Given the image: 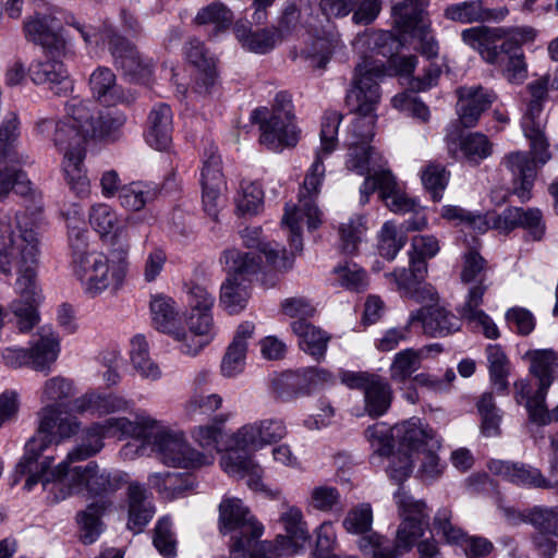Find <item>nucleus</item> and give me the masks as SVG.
I'll use <instances>...</instances> for the list:
<instances>
[{"instance_id":"f257e3e1","label":"nucleus","mask_w":558,"mask_h":558,"mask_svg":"<svg viewBox=\"0 0 558 558\" xmlns=\"http://www.w3.org/2000/svg\"><path fill=\"white\" fill-rule=\"evenodd\" d=\"M39 482L47 498L57 504L74 495L109 497L128 483V474L100 468L95 461L85 465L60 462Z\"/></svg>"},{"instance_id":"f03ea898","label":"nucleus","mask_w":558,"mask_h":558,"mask_svg":"<svg viewBox=\"0 0 558 558\" xmlns=\"http://www.w3.org/2000/svg\"><path fill=\"white\" fill-rule=\"evenodd\" d=\"M286 435V424L278 417L263 418L241 426L231 436L233 448L220 460L222 470L232 477H246L252 489H260L262 466L252 457L240 453L239 450L256 451L280 441Z\"/></svg>"},{"instance_id":"7ed1b4c3","label":"nucleus","mask_w":558,"mask_h":558,"mask_svg":"<svg viewBox=\"0 0 558 558\" xmlns=\"http://www.w3.org/2000/svg\"><path fill=\"white\" fill-rule=\"evenodd\" d=\"M39 425L36 434L26 442L24 456L15 466L16 484L20 477L27 475L25 481V489L31 490L39 481L49 473L48 469L52 462V458H46L43 462L38 459L44 450L52 444L68 439L75 435L81 423L75 416L63 415L57 404H47L39 413Z\"/></svg>"},{"instance_id":"20e7f679","label":"nucleus","mask_w":558,"mask_h":558,"mask_svg":"<svg viewBox=\"0 0 558 558\" xmlns=\"http://www.w3.org/2000/svg\"><path fill=\"white\" fill-rule=\"evenodd\" d=\"M393 498L402 518L396 542L391 543L379 534H371L357 542L360 550L372 555V558H397L411 550L428 525L429 514L423 500L415 499L402 487L395 493Z\"/></svg>"},{"instance_id":"39448f33","label":"nucleus","mask_w":558,"mask_h":558,"mask_svg":"<svg viewBox=\"0 0 558 558\" xmlns=\"http://www.w3.org/2000/svg\"><path fill=\"white\" fill-rule=\"evenodd\" d=\"M24 216H0V271L10 274L17 267L20 291L33 284L34 265L39 262V240L33 229L23 227Z\"/></svg>"},{"instance_id":"423d86ee","label":"nucleus","mask_w":558,"mask_h":558,"mask_svg":"<svg viewBox=\"0 0 558 558\" xmlns=\"http://www.w3.org/2000/svg\"><path fill=\"white\" fill-rule=\"evenodd\" d=\"M36 131L43 137L53 142L63 151V171L71 190L78 196L89 191V180L84 168L86 141L88 135L68 120L39 119Z\"/></svg>"},{"instance_id":"0eeeda50","label":"nucleus","mask_w":558,"mask_h":558,"mask_svg":"<svg viewBox=\"0 0 558 558\" xmlns=\"http://www.w3.org/2000/svg\"><path fill=\"white\" fill-rule=\"evenodd\" d=\"M130 244L117 241L107 255L97 253L74 272L85 293L100 295L105 291L117 292L124 283L129 269Z\"/></svg>"},{"instance_id":"6e6552de","label":"nucleus","mask_w":558,"mask_h":558,"mask_svg":"<svg viewBox=\"0 0 558 558\" xmlns=\"http://www.w3.org/2000/svg\"><path fill=\"white\" fill-rule=\"evenodd\" d=\"M220 532L222 534L234 533L230 554L234 558L242 556L254 557L255 548L270 549L269 544L259 543L263 526L256 522L250 510L239 498H226L219 506Z\"/></svg>"},{"instance_id":"1a4fd4ad","label":"nucleus","mask_w":558,"mask_h":558,"mask_svg":"<svg viewBox=\"0 0 558 558\" xmlns=\"http://www.w3.org/2000/svg\"><path fill=\"white\" fill-rule=\"evenodd\" d=\"M395 433L401 444L414 453L418 462L416 475L422 481L432 482L442 474L445 463L437 454L441 442L430 427L424 426L417 418H411L400 423Z\"/></svg>"},{"instance_id":"9d476101","label":"nucleus","mask_w":558,"mask_h":558,"mask_svg":"<svg viewBox=\"0 0 558 558\" xmlns=\"http://www.w3.org/2000/svg\"><path fill=\"white\" fill-rule=\"evenodd\" d=\"M221 263L229 276L220 288V304L229 314H238L246 307L250 299V286L244 276L260 269L259 256L228 248L222 253Z\"/></svg>"},{"instance_id":"9b49d317","label":"nucleus","mask_w":558,"mask_h":558,"mask_svg":"<svg viewBox=\"0 0 558 558\" xmlns=\"http://www.w3.org/2000/svg\"><path fill=\"white\" fill-rule=\"evenodd\" d=\"M148 442L159 460L169 466L201 468L213 463L210 454L201 453L186 441L182 433L166 428L159 421Z\"/></svg>"},{"instance_id":"f8f14e48","label":"nucleus","mask_w":558,"mask_h":558,"mask_svg":"<svg viewBox=\"0 0 558 558\" xmlns=\"http://www.w3.org/2000/svg\"><path fill=\"white\" fill-rule=\"evenodd\" d=\"M548 83L547 77H542L527 85L530 98L526 112L522 118L524 135L530 140L534 159L541 165L546 163L551 157L543 131L545 126L543 105L548 98Z\"/></svg>"},{"instance_id":"ddd939ff","label":"nucleus","mask_w":558,"mask_h":558,"mask_svg":"<svg viewBox=\"0 0 558 558\" xmlns=\"http://www.w3.org/2000/svg\"><path fill=\"white\" fill-rule=\"evenodd\" d=\"M385 76L384 64L365 58L355 68L345 101L355 114H375L380 100L378 81Z\"/></svg>"},{"instance_id":"4468645a","label":"nucleus","mask_w":558,"mask_h":558,"mask_svg":"<svg viewBox=\"0 0 558 558\" xmlns=\"http://www.w3.org/2000/svg\"><path fill=\"white\" fill-rule=\"evenodd\" d=\"M534 37L532 28L519 27L508 32L499 47L486 53V62L499 68L504 76L513 84H521L527 77L522 44Z\"/></svg>"},{"instance_id":"2eb2a0df","label":"nucleus","mask_w":558,"mask_h":558,"mask_svg":"<svg viewBox=\"0 0 558 558\" xmlns=\"http://www.w3.org/2000/svg\"><path fill=\"white\" fill-rule=\"evenodd\" d=\"M342 116L339 112H326L320 129V147L316 150L315 159L307 170L299 196L311 198L315 203L320 192V186L325 178L324 159L329 156L338 144V130Z\"/></svg>"},{"instance_id":"dca6fc26","label":"nucleus","mask_w":558,"mask_h":558,"mask_svg":"<svg viewBox=\"0 0 558 558\" xmlns=\"http://www.w3.org/2000/svg\"><path fill=\"white\" fill-rule=\"evenodd\" d=\"M341 381L351 389L364 393L365 411L371 416H380L390 407L392 391L389 384L377 375L363 372H342Z\"/></svg>"},{"instance_id":"f3484780","label":"nucleus","mask_w":558,"mask_h":558,"mask_svg":"<svg viewBox=\"0 0 558 558\" xmlns=\"http://www.w3.org/2000/svg\"><path fill=\"white\" fill-rule=\"evenodd\" d=\"M61 29V23L52 14L37 13L24 23L26 37L53 57H68L70 53Z\"/></svg>"},{"instance_id":"a211bd4d","label":"nucleus","mask_w":558,"mask_h":558,"mask_svg":"<svg viewBox=\"0 0 558 558\" xmlns=\"http://www.w3.org/2000/svg\"><path fill=\"white\" fill-rule=\"evenodd\" d=\"M201 184L204 209L209 217L217 220L221 203L220 196L226 186V181L222 173L221 157L215 146H210L204 153Z\"/></svg>"},{"instance_id":"6ab92c4d","label":"nucleus","mask_w":558,"mask_h":558,"mask_svg":"<svg viewBox=\"0 0 558 558\" xmlns=\"http://www.w3.org/2000/svg\"><path fill=\"white\" fill-rule=\"evenodd\" d=\"M320 225V211L311 198L299 196L298 204H287L281 226L289 231L290 246L293 253L303 248L302 230L304 226L314 230Z\"/></svg>"},{"instance_id":"aec40b11","label":"nucleus","mask_w":558,"mask_h":558,"mask_svg":"<svg viewBox=\"0 0 558 558\" xmlns=\"http://www.w3.org/2000/svg\"><path fill=\"white\" fill-rule=\"evenodd\" d=\"M266 109H256L252 118L259 123V143L274 151H280L284 147L295 146L299 141V130L294 120L279 118V116H262Z\"/></svg>"},{"instance_id":"412c9836","label":"nucleus","mask_w":558,"mask_h":558,"mask_svg":"<svg viewBox=\"0 0 558 558\" xmlns=\"http://www.w3.org/2000/svg\"><path fill=\"white\" fill-rule=\"evenodd\" d=\"M420 325L422 331L433 338H442L460 329L459 318L439 305H425L411 312L408 326Z\"/></svg>"},{"instance_id":"4be33fe9","label":"nucleus","mask_w":558,"mask_h":558,"mask_svg":"<svg viewBox=\"0 0 558 558\" xmlns=\"http://www.w3.org/2000/svg\"><path fill=\"white\" fill-rule=\"evenodd\" d=\"M62 58L46 54V60L38 61L29 68L32 81L38 85H48L58 96H65L73 89V82Z\"/></svg>"},{"instance_id":"5701e85b","label":"nucleus","mask_w":558,"mask_h":558,"mask_svg":"<svg viewBox=\"0 0 558 558\" xmlns=\"http://www.w3.org/2000/svg\"><path fill=\"white\" fill-rule=\"evenodd\" d=\"M89 88L95 99L105 106L130 105L135 94L117 84L111 69L98 66L89 76Z\"/></svg>"},{"instance_id":"b1692460","label":"nucleus","mask_w":558,"mask_h":558,"mask_svg":"<svg viewBox=\"0 0 558 558\" xmlns=\"http://www.w3.org/2000/svg\"><path fill=\"white\" fill-rule=\"evenodd\" d=\"M492 473L519 486L553 489L558 495V481L551 482L543 476L542 472L523 463L506 461H492L488 465Z\"/></svg>"},{"instance_id":"393cba45","label":"nucleus","mask_w":558,"mask_h":558,"mask_svg":"<svg viewBox=\"0 0 558 558\" xmlns=\"http://www.w3.org/2000/svg\"><path fill=\"white\" fill-rule=\"evenodd\" d=\"M457 113L464 128H473L481 114L488 109L495 96L481 85L464 86L457 89Z\"/></svg>"},{"instance_id":"a878e982","label":"nucleus","mask_w":558,"mask_h":558,"mask_svg":"<svg viewBox=\"0 0 558 558\" xmlns=\"http://www.w3.org/2000/svg\"><path fill=\"white\" fill-rule=\"evenodd\" d=\"M106 37L116 63L125 74L141 78L150 73V60L144 59L132 44L111 31L106 34Z\"/></svg>"},{"instance_id":"bb28decb","label":"nucleus","mask_w":558,"mask_h":558,"mask_svg":"<svg viewBox=\"0 0 558 558\" xmlns=\"http://www.w3.org/2000/svg\"><path fill=\"white\" fill-rule=\"evenodd\" d=\"M189 330L182 328V337L175 340L181 342L180 350L187 355L198 354L214 338V324L211 313L191 312L187 318Z\"/></svg>"},{"instance_id":"cd10ccee","label":"nucleus","mask_w":558,"mask_h":558,"mask_svg":"<svg viewBox=\"0 0 558 558\" xmlns=\"http://www.w3.org/2000/svg\"><path fill=\"white\" fill-rule=\"evenodd\" d=\"M427 0H401L391 8L395 27L402 34L422 36L427 29L425 21Z\"/></svg>"},{"instance_id":"c85d7f7f","label":"nucleus","mask_w":558,"mask_h":558,"mask_svg":"<svg viewBox=\"0 0 558 558\" xmlns=\"http://www.w3.org/2000/svg\"><path fill=\"white\" fill-rule=\"evenodd\" d=\"M501 165L513 175V193L520 201H529L536 178L535 161L526 153L511 151L505 155Z\"/></svg>"},{"instance_id":"c756f323","label":"nucleus","mask_w":558,"mask_h":558,"mask_svg":"<svg viewBox=\"0 0 558 558\" xmlns=\"http://www.w3.org/2000/svg\"><path fill=\"white\" fill-rule=\"evenodd\" d=\"M508 10L486 8L483 0H469L449 4L444 10V16L452 22L469 24L487 21H500Z\"/></svg>"},{"instance_id":"7c9ffc66","label":"nucleus","mask_w":558,"mask_h":558,"mask_svg":"<svg viewBox=\"0 0 558 558\" xmlns=\"http://www.w3.org/2000/svg\"><path fill=\"white\" fill-rule=\"evenodd\" d=\"M128 508L129 521L128 527L136 533L149 523L155 514V506L151 495L144 485L138 482H132L128 487Z\"/></svg>"},{"instance_id":"2f4dec72","label":"nucleus","mask_w":558,"mask_h":558,"mask_svg":"<svg viewBox=\"0 0 558 558\" xmlns=\"http://www.w3.org/2000/svg\"><path fill=\"white\" fill-rule=\"evenodd\" d=\"M37 266L38 262L34 265L33 284L29 287V289H27V291H20L19 278L16 279L15 288L22 299L12 301L9 306V310L20 332H28L39 323V314L35 305L38 299L36 286Z\"/></svg>"},{"instance_id":"473e14b6","label":"nucleus","mask_w":558,"mask_h":558,"mask_svg":"<svg viewBox=\"0 0 558 558\" xmlns=\"http://www.w3.org/2000/svg\"><path fill=\"white\" fill-rule=\"evenodd\" d=\"M28 352L31 367L47 375L60 352L59 336L50 327H41Z\"/></svg>"},{"instance_id":"72a5a7b5","label":"nucleus","mask_w":558,"mask_h":558,"mask_svg":"<svg viewBox=\"0 0 558 558\" xmlns=\"http://www.w3.org/2000/svg\"><path fill=\"white\" fill-rule=\"evenodd\" d=\"M109 436L132 437L149 441L158 421L145 412L135 414L134 420L128 417H110L102 422Z\"/></svg>"},{"instance_id":"f704fd0d","label":"nucleus","mask_w":558,"mask_h":558,"mask_svg":"<svg viewBox=\"0 0 558 558\" xmlns=\"http://www.w3.org/2000/svg\"><path fill=\"white\" fill-rule=\"evenodd\" d=\"M146 141L158 150L169 147L172 141V111L167 104H158L150 110Z\"/></svg>"},{"instance_id":"c9c22d12","label":"nucleus","mask_w":558,"mask_h":558,"mask_svg":"<svg viewBox=\"0 0 558 558\" xmlns=\"http://www.w3.org/2000/svg\"><path fill=\"white\" fill-rule=\"evenodd\" d=\"M68 243L73 274L98 253L90 247L88 230L80 218H68Z\"/></svg>"},{"instance_id":"e433bc0d","label":"nucleus","mask_w":558,"mask_h":558,"mask_svg":"<svg viewBox=\"0 0 558 558\" xmlns=\"http://www.w3.org/2000/svg\"><path fill=\"white\" fill-rule=\"evenodd\" d=\"M241 238L247 247L257 248L274 269L287 270L291 267L292 262L286 257V250L278 243L264 242L259 227L245 228L241 232Z\"/></svg>"},{"instance_id":"4c0bfd02","label":"nucleus","mask_w":558,"mask_h":558,"mask_svg":"<svg viewBox=\"0 0 558 558\" xmlns=\"http://www.w3.org/2000/svg\"><path fill=\"white\" fill-rule=\"evenodd\" d=\"M447 144L450 153L459 148L463 157L471 163L477 165L492 155L493 144L483 133H470L459 141L452 135H447Z\"/></svg>"},{"instance_id":"58836bf2","label":"nucleus","mask_w":558,"mask_h":558,"mask_svg":"<svg viewBox=\"0 0 558 558\" xmlns=\"http://www.w3.org/2000/svg\"><path fill=\"white\" fill-rule=\"evenodd\" d=\"M150 311L155 327L170 335L173 339L182 337V327L175 302L166 296H156L150 302Z\"/></svg>"},{"instance_id":"ea45409f","label":"nucleus","mask_w":558,"mask_h":558,"mask_svg":"<svg viewBox=\"0 0 558 558\" xmlns=\"http://www.w3.org/2000/svg\"><path fill=\"white\" fill-rule=\"evenodd\" d=\"M148 484L165 499H175L184 496L194 487V481L190 474L177 472H158L148 476Z\"/></svg>"},{"instance_id":"a19ab883","label":"nucleus","mask_w":558,"mask_h":558,"mask_svg":"<svg viewBox=\"0 0 558 558\" xmlns=\"http://www.w3.org/2000/svg\"><path fill=\"white\" fill-rule=\"evenodd\" d=\"M485 288L476 286L472 288L465 295L464 303L461 305L459 312L463 318L477 323L482 326L483 331L487 338L496 339L499 337L497 326L480 307L483 304V296Z\"/></svg>"},{"instance_id":"79ce46f5","label":"nucleus","mask_w":558,"mask_h":558,"mask_svg":"<svg viewBox=\"0 0 558 558\" xmlns=\"http://www.w3.org/2000/svg\"><path fill=\"white\" fill-rule=\"evenodd\" d=\"M160 193L159 186L154 182L135 181L120 189V205L132 211L143 209L146 204L153 202Z\"/></svg>"},{"instance_id":"37998d69","label":"nucleus","mask_w":558,"mask_h":558,"mask_svg":"<svg viewBox=\"0 0 558 558\" xmlns=\"http://www.w3.org/2000/svg\"><path fill=\"white\" fill-rule=\"evenodd\" d=\"M510 29L502 27L489 28L484 26L471 27L461 33L462 40L477 50L486 61V53L495 51Z\"/></svg>"},{"instance_id":"c03bdc74","label":"nucleus","mask_w":558,"mask_h":558,"mask_svg":"<svg viewBox=\"0 0 558 558\" xmlns=\"http://www.w3.org/2000/svg\"><path fill=\"white\" fill-rule=\"evenodd\" d=\"M384 158L369 145H361L351 142L349 145L345 167L360 175L369 174L372 171L384 168Z\"/></svg>"},{"instance_id":"a18cd8bd","label":"nucleus","mask_w":558,"mask_h":558,"mask_svg":"<svg viewBox=\"0 0 558 558\" xmlns=\"http://www.w3.org/2000/svg\"><path fill=\"white\" fill-rule=\"evenodd\" d=\"M293 332L299 337L301 349L319 360L325 355L329 337L319 328L306 322L298 319L291 324Z\"/></svg>"},{"instance_id":"49530a36","label":"nucleus","mask_w":558,"mask_h":558,"mask_svg":"<svg viewBox=\"0 0 558 558\" xmlns=\"http://www.w3.org/2000/svg\"><path fill=\"white\" fill-rule=\"evenodd\" d=\"M108 436L109 434L105 429L102 422L93 423L84 430L82 442L69 451L62 462L73 464L74 462L84 461L94 457L102 449V439Z\"/></svg>"},{"instance_id":"de8ad7c7","label":"nucleus","mask_w":558,"mask_h":558,"mask_svg":"<svg viewBox=\"0 0 558 558\" xmlns=\"http://www.w3.org/2000/svg\"><path fill=\"white\" fill-rule=\"evenodd\" d=\"M187 59L201 71L202 84L197 82L198 88L208 92L209 87L214 85L216 77V61L215 58L208 53L204 44L199 39H192L186 46Z\"/></svg>"},{"instance_id":"09e8293b","label":"nucleus","mask_w":558,"mask_h":558,"mask_svg":"<svg viewBox=\"0 0 558 558\" xmlns=\"http://www.w3.org/2000/svg\"><path fill=\"white\" fill-rule=\"evenodd\" d=\"M108 502H92L85 510L80 511L76 515L80 526V537L84 544H93L102 532L101 515L108 508Z\"/></svg>"},{"instance_id":"8fccbe9b","label":"nucleus","mask_w":558,"mask_h":558,"mask_svg":"<svg viewBox=\"0 0 558 558\" xmlns=\"http://www.w3.org/2000/svg\"><path fill=\"white\" fill-rule=\"evenodd\" d=\"M131 362L141 377L157 380L161 376L159 366L154 363L148 353V343L144 336L137 335L131 341Z\"/></svg>"},{"instance_id":"3c124183","label":"nucleus","mask_w":558,"mask_h":558,"mask_svg":"<svg viewBox=\"0 0 558 558\" xmlns=\"http://www.w3.org/2000/svg\"><path fill=\"white\" fill-rule=\"evenodd\" d=\"M381 199L395 214H407L417 207V203L398 187L392 173H386L381 178Z\"/></svg>"},{"instance_id":"603ef678","label":"nucleus","mask_w":558,"mask_h":558,"mask_svg":"<svg viewBox=\"0 0 558 558\" xmlns=\"http://www.w3.org/2000/svg\"><path fill=\"white\" fill-rule=\"evenodd\" d=\"M373 525V508L368 502H361L350 508L342 521L343 529L354 535H362L359 542L371 534Z\"/></svg>"},{"instance_id":"864d4df0","label":"nucleus","mask_w":558,"mask_h":558,"mask_svg":"<svg viewBox=\"0 0 558 558\" xmlns=\"http://www.w3.org/2000/svg\"><path fill=\"white\" fill-rule=\"evenodd\" d=\"M236 38L245 49L260 54L269 52L281 41L280 36L268 28L252 32L239 27L236 28Z\"/></svg>"},{"instance_id":"5fc2aeb1","label":"nucleus","mask_w":558,"mask_h":558,"mask_svg":"<svg viewBox=\"0 0 558 558\" xmlns=\"http://www.w3.org/2000/svg\"><path fill=\"white\" fill-rule=\"evenodd\" d=\"M527 356L531 359V372L539 380V387L542 391L549 389L553 383L551 373L555 367L558 366V356L554 350H534L527 352ZM543 392H541L542 395Z\"/></svg>"},{"instance_id":"6e6d98bb","label":"nucleus","mask_w":558,"mask_h":558,"mask_svg":"<svg viewBox=\"0 0 558 558\" xmlns=\"http://www.w3.org/2000/svg\"><path fill=\"white\" fill-rule=\"evenodd\" d=\"M422 350L412 348L398 352L390 365V377L397 383H405L421 367Z\"/></svg>"},{"instance_id":"4d7b16f0","label":"nucleus","mask_w":558,"mask_h":558,"mask_svg":"<svg viewBox=\"0 0 558 558\" xmlns=\"http://www.w3.org/2000/svg\"><path fill=\"white\" fill-rule=\"evenodd\" d=\"M427 271V264L422 258L410 256V268L397 269L386 275L387 278L393 280L397 289L407 296L408 293L417 286Z\"/></svg>"},{"instance_id":"13d9d810","label":"nucleus","mask_w":558,"mask_h":558,"mask_svg":"<svg viewBox=\"0 0 558 558\" xmlns=\"http://www.w3.org/2000/svg\"><path fill=\"white\" fill-rule=\"evenodd\" d=\"M460 277L464 284H469L468 292L476 286L484 287L486 291L488 288V284L485 283L487 280L486 260L475 251L468 252L463 257Z\"/></svg>"},{"instance_id":"bf43d9fd","label":"nucleus","mask_w":558,"mask_h":558,"mask_svg":"<svg viewBox=\"0 0 558 558\" xmlns=\"http://www.w3.org/2000/svg\"><path fill=\"white\" fill-rule=\"evenodd\" d=\"M227 420L228 415L220 414L215 417L214 424L194 427L192 437L205 450L203 453L210 454L214 458V452L219 451V442L222 437V430L219 425L226 423Z\"/></svg>"},{"instance_id":"052dcab7","label":"nucleus","mask_w":558,"mask_h":558,"mask_svg":"<svg viewBox=\"0 0 558 558\" xmlns=\"http://www.w3.org/2000/svg\"><path fill=\"white\" fill-rule=\"evenodd\" d=\"M125 123L123 114H102L97 112L95 121L83 124V130L88 137L116 140L117 133Z\"/></svg>"},{"instance_id":"680f3d73","label":"nucleus","mask_w":558,"mask_h":558,"mask_svg":"<svg viewBox=\"0 0 558 558\" xmlns=\"http://www.w3.org/2000/svg\"><path fill=\"white\" fill-rule=\"evenodd\" d=\"M264 193L255 182L242 181L235 197L236 211L241 216L257 215L263 206Z\"/></svg>"},{"instance_id":"e2e57ef3","label":"nucleus","mask_w":558,"mask_h":558,"mask_svg":"<svg viewBox=\"0 0 558 558\" xmlns=\"http://www.w3.org/2000/svg\"><path fill=\"white\" fill-rule=\"evenodd\" d=\"M280 521L287 532L289 542H292L294 545L304 543L310 538L306 522L300 508L287 506L280 514Z\"/></svg>"},{"instance_id":"0e129e2a","label":"nucleus","mask_w":558,"mask_h":558,"mask_svg":"<svg viewBox=\"0 0 558 558\" xmlns=\"http://www.w3.org/2000/svg\"><path fill=\"white\" fill-rule=\"evenodd\" d=\"M341 495L338 488L329 485L314 486L307 498V506L320 512L340 509Z\"/></svg>"},{"instance_id":"69168bd1","label":"nucleus","mask_w":558,"mask_h":558,"mask_svg":"<svg viewBox=\"0 0 558 558\" xmlns=\"http://www.w3.org/2000/svg\"><path fill=\"white\" fill-rule=\"evenodd\" d=\"M489 363L490 379L497 391L507 390L508 360L501 348L497 344H489L486 349Z\"/></svg>"},{"instance_id":"338daca9","label":"nucleus","mask_w":558,"mask_h":558,"mask_svg":"<svg viewBox=\"0 0 558 558\" xmlns=\"http://www.w3.org/2000/svg\"><path fill=\"white\" fill-rule=\"evenodd\" d=\"M223 399L218 393H194L184 404V413L190 418L197 416H209L219 410L222 405Z\"/></svg>"},{"instance_id":"774afa93","label":"nucleus","mask_w":558,"mask_h":558,"mask_svg":"<svg viewBox=\"0 0 558 558\" xmlns=\"http://www.w3.org/2000/svg\"><path fill=\"white\" fill-rule=\"evenodd\" d=\"M366 227L362 216L350 218L339 228L340 247L345 254H353L362 241Z\"/></svg>"}]
</instances>
